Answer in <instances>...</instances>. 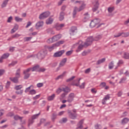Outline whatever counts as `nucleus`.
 <instances>
[{"label":"nucleus","instance_id":"53","mask_svg":"<svg viewBox=\"0 0 129 129\" xmlns=\"http://www.w3.org/2000/svg\"><path fill=\"white\" fill-rule=\"evenodd\" d=\"M72 53H73V50H69L66 52V55L67 56H70Z\"/></svg>","mask_w":129,"mask_h":129},{"label":"nucleus","instance_id":"52","mask_svg":"<svg viewBox=\"0 0 129 129\" xmlns=\"http://www.w3.org/2000/svg\"><path fill=\"white\" fill-rule=\"evenodd\" d=\"M21 88H23V86H22V85H18L15 87V89H16V90H20Z\"/></svg>","mask_w":129,"mask_h":129},{"label":"nucleus","instance_id":"5","mask_svg":"<svg viewBox=\"0 0 129 129\" xmlns=\"http://www.w3.org/2000/svg\"><path fill=\"white\" fill-rule=\"evenodd\" d=\"M49 16H50V12H46L40 14L39 17V18L40 20H44V19H46L48 18V17H49Z\"/></svg>","mask_w":129,"mask_h":129},{"label":"nucleus","instance_id":"56","mask_svg":"<svg viewBox=\"0 0 129 129\" xmlns=\"http://www.w3.org/2000/svg\"><path fill=\"white\" fill-rule=\"evenodd\" d=\"M30 75H31V74L28 73V74H25V76L24 77V79H28V78H29V77H30Z\"/></svg>","mask_w":129,"mask_h":129},{"label":"nucleus","instance_id":"6","mask_svg":"<svg viewBox=\"0 0 129 129\" xmlns=\"http://www.w3.org/2000/svg\"><path fill=\"white\" fill-rule=\"evenodd\" d=\"M77 33V27L76 26H73L70 30V34L71 36H74Z\"/></svg>","mask_w":129,"mask_h":129},{"label":"nucleus","instance_id":"20","mask_svg":"<svg viewBox=\"0 0 129 129\" xmlns=\"http://www.w3.org/2000/svg\"><path fill=\"white\" fill-rule=\"evenodd\" d=\"M128 121H129V118L127 117H125L121 120V124H126V123H127Z\"/></svg>","mask_w":129,"mask_h":129},{"label":"nucleus","instance_id":"61","mask_svg":"<svg viewBox=\"0 0 129 129\" xmlns=\"http://www.w3.org/2000/svg\"><path fill=\"white\" fill-rule=\"evenodd\" d=\"M74 78H75V76L72 77L71 78L67 80V82H70V81H72V80H73V79H74Z\"/></svg>","mask_w":129,"mask_h":129},{"label":"nucleus","instance_id":"44","mask_svg":"<svg viewBox=\"0 0 129 129\" xmlns=\"http://www.w3.org/2000/svg\"><path fill=\"white\" fill-rule=\"evenodd\" d=\"M47 43H48V44H51L52 43H54V40H53V37L48 39L47 40Z\"/></svg>","mask_w":129,"mask_h":129},{"label":"nucleus","instance_id":"24","mask_svg":"<svg viewBox=\"0 0 129 129\" xmlns=\"http://www.w3.org/2000/svg\"><path fill=\"white\" fill-rule=\"evenodd\" d=\"M105 58H103L98 60L97 61L96 65H100V64H101V63H104V62H105Z\"/></svg>","mask_w":129,"mask_h":129},{"label":"nucleus","instance_id":"58","mask_svg":"<svg viewBox=\"0 0 129 129\" xmlns=\"http://www.w3.org/2000/svg\"><path fill=\"white\" fill-rule=\"evenodd\" d=\"M46 69L45 68H39L38 70V72H45Z\"/></svg>","mask_w":129,"mask_h":129},{"label":"nucleus","instance_id":"50","mask_svg":"<svg viewBox=\"0 0 129 129\" xmlns=\"http://www.w3.org/2000/svg\"><path fill=\"white\" fill-rule=\"evenodd\" d=\"M95 129H101L102 128L101 125H100L99 124H96L95 125Z\"/></svg>","mask_w":129,"mask_h":129},{"label":"nucleus","instance_id":"42","mask_svg":"<svg viewBox=\"0 0 129 129\" xmlns=\"http://www.w3.org/2000/svg\"><path fill=\"white\" fill-rule=\"evenodd\" d=\"M34 120L33 119H29L28 120V126H30V125H31V124H33L34 123Z\"/></svg>","mask_w":129,"mask_h":129},{"label":"nucleus","instance_id":"60","mask_svg":"<svg viewBox=\"0 0 129 129\" xmlns=\"http://www.w3.org/2000/svg\"><path fill=\"white\" fill-rule=\"evenodd\" d=\"M21 35L18 34V33H16L15 34L13 35L12 36V38H19V37H20Z\"/></svg>","mask_w":129,"mask_h":129},{"label":"nucleus","instance_id":"41","mask_svg":"<svg viewBox=\"0 0 129 129\" xmlns=\"http://www.w3.org/2000/svg\"><path fill=\"white\" fill-rule=\"evenodd\" d=\"M113 11H114V7H109L108 8V12L110 14H111V13H112Z\"/></svg>","mask_w":129,"mask_h":129},{"label":"nucleus","instance_id":"38","mask_svg":"<svg viewBox=\"0 0 129 129\" xmlns=\"http://www.w3.org/2000/svg\"><path fill=\"white\" fill-rule=\"evenodd\" d=\"M123 58L124 59H129V53L128 52H124Z\"/></svg>","mask_w":129,"mask_h":129},{"label":"nucleus","instance_id":"34","mask_svg":"<svg viewBox=\"0 0 129 129\" xmlns=\"http://www.w3.org/2000/svg\"><path fill=\"white\" fill-rule=\"evenodd\" d=\"M81 80V79H79L78 80V82L77 83L73 82L72 84V85H73L74 86H79V85H80V81Z\"/></svg>","mask_w":129,"mask_h":129},{"label":"nucleus","instance_id":"7","mask_svg":"<svg viewBox=\"0 0 129 129\" xmlns=\"http://www.w3.org/2000/svg\"><path fill=\"white\" fill-rule=\"evenodd\" d=\"M94 7L92 9L93 12H96L97 10H98V8H99V2L98 0H95L94 2Z\"/></svg>","mask_w":129,"mask_h":129},{"label":"nucleus","instance_id":"3","mask_svg":"<svg viewBox=\"0 0 129 129\" xmlns=\"http://www.w3.org/2000/svg\"><path fill=\"white\" fill-rule=\"evenodd\" d=\"M68 114L70 118H71V119H76L77 118V116L78 115L76 113H72L71 112V111L70 110H68Z\"/></svg>","mask_w":129,"mask_h":129},{"label":"nucleus","instance_id":"36","mask_svg":"<svg viewBox=\"0 0 129 129\" xmlns=\"http://www.w3.org/2000/svg\"><path fill=\"white\" fill-rule=\"evenodd\" d=\"M102 38L101 35H98L94 37V41H99Z\"/></svg>","mask_w":129,"mask_h":129},{"label":"nucleus","instance_id":"18","mask_svg":"<svg viewBox=\"0 0 129 129\" xmlns=\"http://www.w3.org/2000/svg\"><path fill=\"white\" fill-rule=\"evenodd\" d=\"M84 47H85V45H84V44H80L79 45V46L78 47L77 49L76 50V52L77 53H78V52H80V51H81V50H83Z\"/></svg>","mask_w":129,"mask_h":129},{"label":"nucleus","instance_id":"10","mask_svg":"<svg viewBox=\"0 0 129 129\" xmlns=\"http://www.w3.org/2000/svg\"><path fill=\"white\" fill-rule=\"evenodd\" d=\"M110 99V96L109 94L106 95L102 100V104H106V101Z\"/></svg>","mask_w":129,"mask_h":129},{"label":"nucleus","instance_id":"39","mask_svg":"<svg viewBox=\"0 0 129 129\" xmlns=\"http://www.w3.org/2000/svg\"><path fill=\"white\" fill-rule=\"evenodd\" d=\"M85 8V4H83L80 6V8L78 10V12H81V11H82V10H84Z\"/></svg>","mask_w":129,"mask_h":129},{"label":"nucleus","instance_id":"35","mask_svg":"<svg viewBox=\"0 0 129 129\" xmlns=\"http://www.w3.org/2000/svg\"><path fill=\"white\" fill-rule=\"evenodd\" d=\"M56 118H57V114L56 113H53L51 116V120L52 121H55Z\"/></svg>","mask_w":129,"mask_h":129},{"label":"nucleus","instance_id":"11","mask_svg":"<svg viewBox=\"0 0 129 129\" xmlns=\"http://www.w3.org/2000/svg\"><path fill=\"white\" fill-rule=\"evenodd\" d=\"M9 56H10V54L4 53L0 58V63H3V60H4V59H7V58L9 57Z\"/></svg>","mask_w":129,"mask_h":129},{"label":"nucleus","instance_id":"1","mask_svg":"<svg viewBox=\"0 0 129 129\" xmlns=\"http://www.w3.org/2000/svg\"><path fill=\"white\" fill-rule=\"evenodd\" d=\"M47 49H43L41 50L38 54H37V58H38L40 60H42V59H44L46 55H47Z\"/></svg>","mask_w":129,"mask_h":129},{"label":"nucleus","instance_id":"43","mask_svg":"<svg viewBox=\"0 0 129 129\" xmlns=\"http://www.w3.org/2000/svg\"><path fill=\"white\" fill-rule=\"evenodd\" d=\"M36 93H37V92L34 89L29 91V94H31V95H34V94H36Z\"/></svg>","mask_w":129,"mask_h":129},{"label":"nucleus","instance_id":"40","mask_svg":"<svg viewBox=\"0 0 129 129\" xmlns=\"http://www.w3.org/2000/svg\"><path fill=\"white\" fill-rule=\"evenodd\" d=\"M15 20L16 22H22L23 21V18H20L19 17H15Z\"/></svg>","mask_w":129,"mask_h":129},{"label":"nucleus","instance_id":"33","mask_svg":"<svg viewBox=\"0 0 129 129\" xmlns=\"http://www.w3.org/2000/svg\"><path fill=\"white\" fill-rule=\"evenodd\" d=\"M109 69L111 70V69H113V67H114V65L113 64V61H111L109 63Z\"/></svg>","mask_w":129,"mask_h":129},{"label":"nucleus","instance_id":"37","mask_svg":"<svg viewBox=\"0 0 129 129\" xmlns=\"http://www.w3.org/2000/svg\"><path fill=\"white\" fill-rule=\"evenodd\" d=\"M18 63V61L17 60H14L12 62V63L9 64L8 66L9 67H11V66H15L16 64Z\"/></svg>","mask_w":129,"mask_h":129},{"label":"nucleus","instance_id":"51","mask_svg":"<svg viewBox=\"0 0 129 129\" xmlns=\"http://www.w3.org/2000/svg\"><path fill=\"white\" fill-rule=\"evenodd\" d=\"M84 16V19H85V20H88V19H89V14H88V13L85 14Z\"/></svg>","mask_w":129,"mask_h":129},{"label":"nucleus","instance_id":"2","mask_svg":"<svg viewBox=\"0 0 129 129\" xmlns=\"http://www.w3.org/2000/svg\"><path fill=\"white\" fill-rule=\"evenodd\" d=\"M94 41V38L93 36H90L88 37L84 43V46L85 47H88V46H90V45H92V43H93Z\"/></svg>","mask_w":129,"mask_h":129},{"label":"nucleus","instance_id":"19","mask_svg":"<svg viewBox=\"0 0 129 129\" xmlns=\"http://www.w3.org/2000/svg\"><path fill=\"white\" fill-rule=\"evenodd\" d=\"M68 121V119L67 117H63L60 120H59V123H66Z\"/></svg>","mask_w":129,"mask_h":129},{"label":"nucleus","instance_id":"23","mask_svg":"<svg viewBox=\"0 0 129 129\" xmlns=\"http://www.w3.org/2000/svg\"><path fill=\"white\" fill-rule=\"evenodd\" d=\"M64 16H65V13L63 12H61L59 17V21H63L64 20Z\"/></svg>","mask_w":129,"mask_h":129},{"label":"nucleus","instance_id":"15","mask_svg":"<svg viewBox=\"0 0 129 129\" xmlns=\"http://www.w3.org/2000/svg\"><path fill=\"white\" fill-rule=\"evenodd\" d=\"M84 122V120H83V119L81 120L78 124V127L77 128V129L83 128V126L82 125V124H83Z\"/></svg>","mask_w":129,"mask_h":129},{"label":"nucleus","instance_id":"55","mask_svg":"<svg viewBox=\"0 0 129 129\" xmlns=\"http://www.w3.org/2000/svg\"><path fill=\"white\" fill-rule=\"evenodd\" d=\"M62 91H63L62 89H61L60 88H58L56 90V93H57V94H59V93H61V92H62Z\"/></svg>","mask_w":129,"mask_h":129},{"label":"nucleus","instance_id":"47","mask_svg":"<svg viewBox=\"0 0 129 129\" xmlns=\"http://www.w3.org/2000/svg\"><path fill=\"white\" fill-rule=\"evenodd\" d=\"M121 36L122 37H128L129 36V33L128 32H126V33H121Z\"/></svg>","mask_w":129,"mask_h":129},{"label":"nucleus","instance_id":"30","mask_svg":"<svg viewBox=\"0 0 129 129\" xmlns=\"http://www.w3.org/2000/svg\"><path fill=\"white\" fill-rule=\"evenodd\" d=\"M62 91L66 93H68V92H70V89L68 87H66L62 88Z\"/></svg>","mask_w":129,"mask_h":129},{"label":"nucleus","instance_id":"28","mask_svg":"<svg viewBox=\"0 0 129 129\" xmlns=\"http://www.w3.org/2000/svg\"><path fill=\"white\" fill-rule=\"evenodd\" d=\"M126 79L127 78L125 77H123L121 78L119 82V84H121V83H125V81H126Z\"/></svg>","mask_w":129,"mask_h":129},{"label":"nucleus","instance_id":"8","mask_svg":"<svg viewBox=\"0 0 129 129\" xmlns=\"http://www.w3.org/2000/svg\"><path fill=\"white\" fill-rule=\"evenodd\" d=\"M74 97H75V96L74 95V93H71L69 95V96L68 97L67 99V102H69V103H71L73 100H74Z\"/></svg>","mask_w":129,"mask_h":129},{"label":"nucleus","instance_id":"54","mask_svg":"<svg viewBox=\"0 0 129 129\" xmlns=\"http://www.w3.org/2000/svg\"><path fill=\"white\" fill-rule=\"evenodd\" d=\"M51 67H52V68H54L55 67H56V66H57V65H58V63L57 62H52L51 64Z\"/></svg>","mask_w":129,"mask_h":129},{"label":"nucleus","instance_id":"9","mask_svg":"<svg viewBox=\"0 0 129 129\" xmlns=\"http://www.w3.org/2000/svg\"><path fill=\"white\" fill-rule=\"evenodd\" d=\"M65 53V51L64 50H60L59 51H57L56 52L54 53L53 54V57L54 58H57L58 57H61L63 54Z\"/></svg>","mask_w":129,"mask_h":129},{"label":"nucleus","instance_id":"27","mask_svg":"<svg viewBox=\"0 0 129 129\" xmlns=\"http://www.w3.org/2000/svg\"><path fill=\"white\" fill-rule=\"evenodd\" d=\"M78 10L77 7H75L74 8V11L73 12V18H75L76 17V14H77V11Z\"/></svg>","mask_w":129,"mask_h":129},{"label":"nucleus","instance_id":"59","mask_svg":"<svg viewBox=\"0 0 129 129\" xmlns=\"http://www.w3.org/2000/svg\"><path fill=\"white\" fill-rule=\"evenodd\" d=\"M79 87H80V88H81V89H84L85 88V83H83L82 84V85H79Z\"/></svg>","mask_w":129,"mask_h":129},{"label":"nucleus","instance_id":"62","mask_svg":"<svg viewBox=\"0 0 129 129\" xmlns=\"http://www.w3.org/2000/svg\"><path fill=\"white\" fill-rule=\"evenodd\" d=\"M10 85H11V82L8 81L7 83H6V88H9Z\"/></svg>","mask_w":129,"mask_h":129},{"label":"nucleus","instance_id":"46","mask_svg":"<svg viewBox=\"0 0 129 129\" xmlns=\"http://www.w3.org/2000/svg\"><path fill=\"white\" fill-rule=\"evenodd\" d=\"M45 121H46V119H45V118L41 119L40 123L38 124V126H40V125H41L42 123H44V122H45Z\"/></svg>","mask_w":129,"mask_h":129},{"label":"nucleus","instance_id":"25","mask_svg":"<svg viewBox=\"0 0 129 129\" xmlns=\"http://www.w3.org/2000/svg\"><path fill=\"white\" fill-rule=\"evenodd\" d=\"M32 68V72H34V71H37L38 70H39V69L40 68V66L39 65H36L35 66H34Z\"/></svg>","mask_w":129,"mask_h":129},{"label":"nucleus","instance_id":"26","mask_svg":"<svg viewBox=\"0 0 129 129\" xmlns=\"http://www.w3.org/2000/svg\"><path fill=\"white\" fill-rule=\"evenodd\" d=\"M9 1L10 0H5L1 5V8H6V7H7V5H8V3H9Z\"/></svg>","mask_w":129,"mask_h":129},{"label":"nucleus","instance_id":"13","mask_svg":"<svg viewBox=\"0 0 129 129\" xmlns=\"http://www.w3.org/2000/svg\"><path fill=\"white\" fill-rule=\"evenodd\" d=\"M43 26H44V22L42 21H39L36 24V29H39V28H41V27H43Z\"/></svg>","mask_w":129,"mask_h":129},{"label":"nucleus","instance_id":"49","mask_svg":"<svg viewBox=\"0 0 129 129\" xmlns=\"http://www.w3.org/2000/svg\"><path fill=\"white\" fill-rule=\"evenodd\" d=\"M55 28L56 29V30H57V31H59V30H61V29L59 24H58L55 25Z\"/></svg>","mask_w":129,"mask_h":129},{"label":"nucleus","instance_id":"22","mask_svg":"<svg viewBox=\"0 0 129 129\" xmlns=\"http://www.w3.org/2000/svg\"><path fill=\"white\" fill-rule=\"evenodd\" d=\"M14 118L15 120H21V121H22V119L24 118V117H21L19 116L18 115H16L14 116Z\"/></svg>","mask_w":129,"mask_h":129},{"label":"nucleus","instance_id":"17","mask_svg":"<svg viewBox=\"0 0 129 129\" xmlns=\"http://www.w3.org/2000/svg\"><path fill=\"white\" fill-rule=\"evenodd\" d=\"M67 62V58H63L59 63V67H63L65 65V63Z\"/></svg>","mask_w":129,"mask_h":129},{"label":"nucleus","instance_id":"4","mask_svg":"<svg viewBox=\"0 0 129 129\" xmlns=\"http://www.w3.org/2000/svg\"><path fill=\"white\" fill-rule=\"evenodd\" d=\"M99 22H100V20L97 19L92 20L90 24V27H91V28H94L96 25L99 24Z\"/></svg>","mask_w":129,"mask_h":129},{"label":"nucleus","instance_id":"48","mask_svg":"<svg viewBox=\"0 0 129 129\" xmlns=\"http://www.w3.org/2000/svg\"><path fill=\"white\" fill-rule=\"evenodd\" d=\"M32 38V37H25L24 40L25 42H29V41L31 40Z\"/></svg>","mask_w":129,"mask_h":129},{"label":"nucleus","instance_id":"14","mask_svg":"<svg viewBox=\"0 0 129 129\" xmlns=\"http://www.w3.org/2000/svg\"><path fill=\"white\" fill-rule=\"evenodd\" d=\"M53 21L54 19L51 17H49L46 20V25H51L53 23Z\"/></svg>","mask_w":129,"mask_h":129},{"label":"nucleus","instance_id":"29","mask_svg":"<svg viewBox=\"0 0 129 129\" xmlns=\"http://www.w3.org/2000/svg\"><path fill=\"white\" fill-rule=\"evenodd\" d=\"M45 48L46 49H48L49 51H52V50H54V48H55V46H54V44H52L51 46H45Z\"/></svg>","mask_w":129,"mask_h":129},{"label":"nucleus","instance_id":"16","mask_svg":"<svg viewBox=\"0 0 129 129\" xmlns=\"http://www.w3.org/2000/svg\"><path fill=\"white\" fill-rule=\"evenodd\" d=\"M10 80L12 81L14 83H19V78L15 77L14 78H10Z\"/></svg>","mask_w":129,"mask_h":129},{"label":"nucleus","instance_id":"45","mask_svg":"<svg viewBox=\"0 0 129 129\" xmlns=\"http://www.w3.org/2000/svg\"><path fill=\"white\" fill-rule=\"evenodd\" d=\"M32 71V68H29L27 70L24 71L23 74H26V73H28V72H30V71Z\"/></svg>","mask_w":129,"mask_h":129},{"label":"nucleus","instance_id":"31","mask_svg":"<svg viewBox=\"0 0 129 129\" xmlns=\"http://www.w3.org/2000/svg\"><path fill=\"white\" fill-rule=\"evenodd\" d=\"M54 98H55V94H53L51 96H49L47 98V100L48 101H51V100H53Z\"/></svg>","mask_w":129,"mask_h":129},{"label":"nucleus","instance_id":"12","mask_svg":"<svg viewBox=\"0 0 129 129\" xmlns=\"http://www.w3.org/2000/svg\"><path fill=\"white\" fill-rule=\"evenodd\" d=\"M61 34H57L53 37H52V39L53 40V42H57V41L60 40L61 39Z\"/></svg>","mask_w":129,"mask_h":129},{"label":"nucleus","instance_id":"64","mask_svg":"<svg viewBox=\"0 0 129 129\" xmlns=\"http://www.w3.org/2000/svg\"><path fill=\"white\" fill-rule=\"evenodd\" d=\"M5 74V70L1 69L0 70V76H3Z\"/></svg>","mask_w":129,"mask_h":129},{"label":"nucleus","instance_id":"57","mask_svg":"<svg viewBox=\"0 0 129 129\" xmlns=\"http://www.w3.org/2000/svg\"><path fill=\"white\" fill-rule=\"evenodd\" d=\"M23 91H24L23 90H20L19 91H17L15 93H16V94H20L21 95V94H23Z\"/></svg>","mask_w":129,"mask_h":129},{"label":"nucleus","instance_id":"21","mask_svg":"<svg viewBox=\"0 0 129 129\" xmlns=\"http://www.w3.org/2000/svg\"><path fill=\"white\" fill-rule=\"evenodd\" d=\"M21 69H18L17 71H16V77L17 78H18L19 79L20 77H21Z\"/></svg>","mask_w":129,"mask_h":129},{"label":"nucleus","instance_id":"63","mask_svg":"<svg viewBox=\"0 0 129 129\" xmlns=\"http://www.w3.org/2000/svg\"><path fill=\"white\" fill-rule=\"evenodd\" d=\"M13 20V17L10 16L8 18V19L7 20V23H11L12 21Z\"/></svg>","mask_w":129,"mask_h":129},{"label":"nucleus","instance_id":"32","mask_svg":"<svg viewBox=\"0 0 129 129\" xmlns=\"http://www.w3.org/2000/svg\"><path fill=\"white\" fill-rule=\"evenodd\" d=\"M40 114H41V113L39 112L38 114H36L32 115L31 117V119H32L34 120V119H36L38 118L39 117V115H40Z\"/></svg>","mask_w":129,"mask_h":129}]
</instances>
